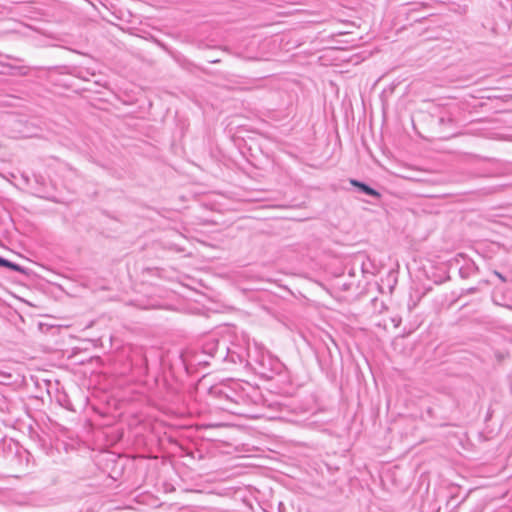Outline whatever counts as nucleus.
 Listing matches in <instances>:
<instances>
[{
	"instance_id": "f257e3e1",
	"label": "nucleus",
	"mask_w": 512,
	"mask_h": 512,
	"mask_svg": "<svg viewBox=\"0 0 512 512\" xmlns=\"http://www.w3.org/2000/svg\"><path fill=\"white\" fill-rule=\"evenodd\" d=\"M247 388H252L248 383L236 381L223 382L209 388V396L216 401L221 409L229 410L233 404H246L250 398Z\"/></svg>"
},
{
	"instance_id": "f03ea898",
	"label": "nucleus",
	"mask_w": 512,
	"mask_h": 512,
	"mask_svg": "<svg viewBox=\"0 0 512 512\" xmlns=\"http://www.w3.org/2000/svg\"><path fill=\"white\" fill-rule=\"evenodd\" d=\"M219 354L220 362H229L247 370L253 348L250 346L249 339L244 336L241 338L235 336L234 340H231L228 336V339H223L222 350Z\"/></svg>"
},
{
	"instance_id": "7ed1b4c3",
	"label": "nucleus",
	"mask_w": 512,
	"mask_h": 512,
	"mask_svg": "<svg viewBox=\"0 0 512 512\" xmlns=\"http://www.w3.org/2000/svg\"><path fill=\"white\" fill-rule=\"evenodd\" d=\"M249 363L247 370L266 380L273 379L283 368L282 363L277 358L257 345H253V354Z\"/></svg>"
},
{
	"instance_id": "20e7f679",
	"label": "nucleus",
	"mask_w": 512,
	"mask_h": 512,
	"mask_svg": "<svg viewBox=\"0 0 512 512\" xmlns=\"http://www.w3.org/2000/svg\"><path fill=\"white\" fill-rule=\"evenodd\" d=\"M223 339H228V336L218 337L216 334H211L205 337L202 343L201 354L219 361V353L222 350Z\"/></svg>"
},
{
	"instance_id": "39448f33",
	"label": "nucleus",
	"mask_w": 512,
	"mask_h": 512,
	"mask_svg": "<svg viewBox=\"0 0 512 512\" xmlns=\"http://www.w3.org/2000/svg\"><path fill=\"white\" fill-rule=\"evenodd\" d=\"M349 182H350V184L352 186L356 187L360 193L369 195V196L374 197V198H380L381 197V194L377 190H375L374 188L370 187L369 185H367L364 182H361V181L356 180V179H350Z\"/></svg>"
},
{
	"instance_id": "423d86ee",
	"label": "nucleus",
	"mask_w": 512,
	"mask_h": 512,
	"mask_svg": "<svg viewBox=\"0 0 512 512\" xmlns=\"http://www.w3.org/2000/svg\"><path fill=\"white\" fill-rule=\"evenodd\" d=\"M354 264L360 265V268H361V271L363 274H366V273L373 274V271H372L373 265L366 256L361 255V256L356 257L354 260Z\"/></svg>"
},
{
	"instance_id": "0eeeda50",
	"label": "nucleus",
	"mask_w": 512,
	"mask_h": 512,
	"mask_svg": "<svg viewBox=\"0 0 512 512\" xmlns=\"http://www.w3.org/2000/svg\"><path fill=\"white\" fill-rule=\"evenodd\" d=\"M0 267H5L12 271L26 274V269L24 267H22L21 265H19L17 263L11 262L1 256H0Z\"/></svg>"
},
{
	"instance_id": "6e6552de",
	"label": "nucleus",
	"mask_w": 512,
	"mask_h": 512,
	"mask_svg": "<svg viewBox=\"0 0 512 512\" xmlns=\"http://www.w3.org/2000/svg\"><path fill=\"white\" fill-rule=\"evenodd\" d=\"M477 267L474 264H469L465 267H461L459 270L460 276L462 278H467L470 276L471 273H473Z\"/></svg>"
},
{
	"instance_id": "1a4fd4ad",
	"label": "nucleus",
	"mask_w": 512,
	"mask_h": 512,
	"mask_svg": "<svg viewBox=\"0 0 512 512\" xmlns=\"http://www.w3.org/2000/svg\"><path fill=\"white\" fill-rule=\"evenodd\" d=\"M453 123H454V120L451 117H447V118L441 117L439 119V124L443 125V126L444 125H453Z\"/></svg>"
},
{
	"instance_id": "9d476101",
	"label": "nucleus",
	"mask_w": 512,
	"mask_h": 512,
	"mask_svg": "<svg viewBox=\"0 0 512 512\" xmlns=\"http://www.w3.org/2000/svg\"><path fill=\"white\" fill-rule=\"evenodd\" d=\"M495 357H496V359H497L499 362H501V361H503V360H504V358L506 357V354H505V353H503V352H501V351H496V352H495Z\"/></svg>"
},
{
	"instance_id": "9b49d317",
	"label": "nucleus",
	"mask_w": 512,
	"mask_h": 512,
	"mask_svg": "<svg viewBox=\"0 0 512 512\" xmlns=\"http://www.w3.org/2000/svg\"><path fill=\"white\" fill-rule=\"evenodd\" d=\"M493 273H494L495 276H497L501 280V282L504 283V282L507 281L506 277L502 273H500V272H498L496 270Z\"/></svg>"
},
{
	"instance_id": "f8f14e48",
	"label": "nucleus",
	"mask_w": 512,
	"mask_h": 512,
	"mask_svg": "<svg viewBox=\"0 0 512 512\" xmlns=\"http://www.w3.org/2000/svg\"><path fill=\"white\" fill-rule=\"evenodd\" d=\"M197 365H208L209 362L207 359H195Z\"/></svg>"
},
{
	"instance_id": "ddd939ff",
	"label": "nucleus",
	"mask_w": 512,
	"mask_h": 512,
	"mask_svg": "<svg viewBox=\"0 0 512 512\" xmlns=\"http://www.w3.org/2000/svg\"><path fill=\"white\" fill-rule=\"evenodd\" d=\"M476 291H477V288H469L467 290V293L472 294V293H475Z\"/></svg>"
},
{
	"instance_id": "4468645a",
	"label": "nucleus",
	"mask_w": 512,
	"mask_h": 512,
	"mask_svg": "<svg viewBox=\"0 0 512 512\" xmlns=\"http://www.w3.org/2000/svg\"><path fill=\"white\" fill-rule=\"evenodd\" d=\"M494 192H496L495 188H493V190L490 191V193H494Z\"/></svg>"
}]
</instances>
